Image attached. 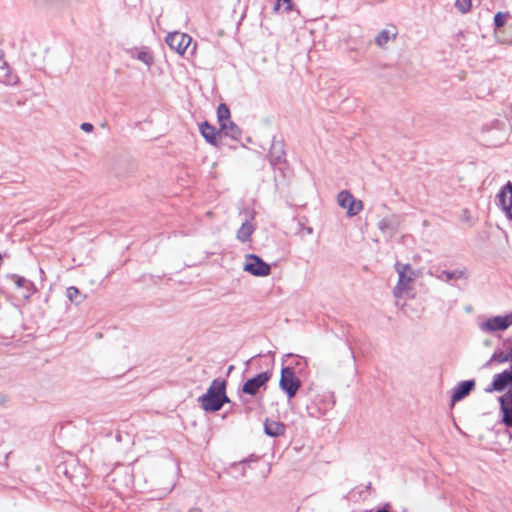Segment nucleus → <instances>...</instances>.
<instances>
[{"label":"nucleus","instance_id":"f257e3e1","mask_svg":"<svg viewBox=\"0 0 512 512\" xmlns=\"http://www.w3.org/2000/svg\"><path fill=\"white\" fill-rule=\"evenodd\" d=\"M395 269L398 273V281L393 290V295L396 298L397 304L401 301L414 298V282L416 280L415 270L408 264L397 263Z\"/></svg>","mask_w":512,"mask_h":512},{"label":"nucleus","instance_id":"f03ea898","mask_svg":"<svg viewBox=\"0 0 512 512\" xmlns=\"http://www.w3.org/2000/svg\"><path fill=\"white\" fill-rule=\"evenodd\" d=\"M225 389L226 383L224 380H213L207 392L199 397L201 407L209 412L219 411L224 403L230 401L226 395Z\"/></svg>","mask_w":512,"mask_h":512},{"label":"nucleus","instance_id":"7ed1b4c3","mask_svg":"<svg viewBox=\"0 0 512 512\" xmlns=\"http://www.w3.org/2000/svg\"><path fill=\"white\" fill-rule=\"evenodd\" d=\"M279 387L287 395L288 400L295 397L301 387V381L295 375L293 368L283 367L281 369Z\"/></svg>","mask_w":512,"mask_h":512},{"label":"nucleus","instance_id":"20e7f679","mask_svg":"<svg viewBox=\"0 0 512 512\" xmlns=\"http://www.w3.org/2000/svg\"><path fill=\"white\" fill-rule=\"evenodd\" d=\"M512 326V311L506 315H497L479 322L478 327L484 333L505 331Z\"/></svg>","mask_w":512,"mask_h":512},{"label":"nucleus","instance_id":"39448f33","mask_svg":"<svg viewBox=\"0 0 512 512\" xmlns=\"http://www.w3.org/2000/svg\"><path fill=\"white\" fill-rule=\"evenodd\" d=\"M243 270L257 277H266L271 273L270 265L255 254H247L245 256Z\"/></svg>","mask_w":512,"mask_h":512},{"label":"nucleus","instance_id":"423d86ee","mask_svg":"<svg viewBox=\"0 0 512 512\" xmlns=\"http://www.w3.org/2000/svg\"><path fill=\"white\" fill-rule=\"evenodd\" d=\"M337 202L341 208L346 210L349 217L357 215L363 209L362 201L356 200L347 190H343L338 194Z\"/></svg>","mask_w":512,"mask_h":512},{"label":"nucleus","instance_id":"0eeeda50","mask_svg":"<svg viewBox=\"0 0 512 512\" xmlns=\"http://www.w3.org/2000/svg\"><path fill=\"white\" fill-rule=\"evenodd\" d=\"M192 42V38L181 32L169 33L166 37L167 45L180 55H184Z\"/></svg>","mask_w":512,"mask_h":512},{"label":"nucleus","instance_id":"6e6552de","mask_svg":"<svg viewBox=\"0 0 512 512\" xmlns=\"http://www.w3.org/2000/svg\"><path fill=\"white\" fill-rule=\"evenodd\" d=\"M271 376V372L265 371L247 380L242 386L243 393L256 395L261 388H265L267 382L271 379Z\"/></svg>","mask_w":512,"mask_h":512},{"label":"nucleus","instance_id":"1a4fd4ad","mask_svg":"<svg viewBox=\"0 0 512 512\" xmlns=\"http://www.w3.org/2000/svg\"><path fill=\"white\" fill-rule=\"evenodd\" d=\"M508 128L503 127H493L488 129L487 131H483L482 140L491 146L501 145L507 140Z\"/></svg>","mask_w":512,"mask_h":512},{"label":"nucleus","instance_id":"9d476101","mask_svg":"<svg viewBox=\"0 0 512 512\" xmlns=\"http://www.w3.org/2000/svg\"><path fill=\"white\" fill-rule=\"evenodd\" d=\"M498 205L505 212L506 216L512 219V183L508 182L501 188L497 195Z\"/></svg>","mask_w":512,"mask_h":512},{"label":"nucleus","instance_id":"9b49d317","mask_svg":"<svg viewBox=\"0 0 512 512\" xmlns=\"http://www.w3.org/2000/svg\"><path fill=\"white\" fill-rule=\"evenodd\" d=\"M397 34L398 31L395 26H387L376 34L374 42L379 48L386 49L389 43L396 39Z\"/></svg>","mask_w":512,"mask_h":512},{"label":"nucleus","instance_id":"f8f14e48","mask_svg":"<svg viewBox=\"0 0 512 512\" xmlns=\"http://www.w3.org/2000/svg\"><path fill=\"white\" fill-rule=\"evenodd\" d=\"M502 412V422L507 427H512V389L499 398Z\"/></svg>","mask_w":512,"mask_h":512},{"label":"nucleus","instance_id":"ddd939ff","mask_svg":"<svg viewBox=\"0 0 512 512\" xmlns=\"http://www.w3.org/2000/svg\"><path fill=\"white\" fill-rule=\"evenodd\" d=\"M475 381L474 380H467L462 381L459 384L455 386L452 392L451 401L452 404L461 401L464 397H466L470 391L474 388Z\"/></svg>","mask_w":512,"mask_h":512},{"label":"nucleus","instance_id":"4468645a","mask_svg":"<svg viewBox=\"0 0 512 512\" xmlns=\"http://www.w3.org/2000/svg\"><path fill=\"white\" fill-rule=\"evenodd\" d=\"M131 57L142 62L148 69L154 64V55L150 48L140 47L131 50Z\"/></svg>","mask_w":512,"mask_h":512},{"label":"nucleus","instance_id":"2eb2a0df","mask_svg":"<svg viewBox=\"0 0 512 512\" xmlns=\"http://www.w3.org/2000/svg\"><path fill=\"white\" fill-rule=\"evenodd\" d=\"M201 135L205 138V140L212 144V145H218L220 138H221V132L217 131L215 127L208 124L207 122L202 123L199 126Z\"/></svg>","mask_w":512,"mask_h":512},{"label":"nucleus","instance_id":"dca6fc26","mask_svg":"<svg viewBox=\"0 0 512 512\" xmlns=\"http://www.w3.org/2000/svg\"><path fill=\"white\" fill-rule=\"evenodd\" d=\"M286 427L279 421L266 419L264 422V432L270 437H279L285 434Z\"/></svg>","mask_w":512,"mask_h":512},{"label":"nucleus","instance_id":"f3484780","mask_svg":"<svg viewBox=\"0 0 512 512\" xmlns=\"http://www.w3.org/2000/svg\"><path fill=\"white\" fill-rule=\"evenodd\" d=\"M0 68V83L6 86H15L19 82L18 76L5 63Z\"/></svg>","mask_w":512,"mask_h":512},{"label":"nucleus","instance_id":"a211bd4d","mask_svg":"<svg viewBox=\"0 0 512 512\" xmlns=\"http://www.w3.org/2000/svg\"><path fill=\"white\" fill-rule=\"evenodd\" d=\"M11 279L14 281L15 285L18 288H22L24 291L22 293L23 298L28 299L33 291H32V283L29 282L26 278L20 277L17 275H12Z\"/></svg>","mask_w":512,"mask_h":512},{"label":"nucleus","instance_id":"6ab92c4d","mask_svg":"<svg viewBox=\"0 0 512 512\" xmlns=\"http://www.w3.org/2000/svg\"><path fill=\"white\" fill-rule=\"evenodd\" d=\"M220 132L221 135L224 134L225 136H228L234 140L239 139L241 136V130L231 120L220 126Z\"/></svg>","mask_w":512,"mask_h":512},{"label":"nucleus","instance_id":"aec40b11","mask_svg":"<svg viewBox=\"0 0 512 512\" xmlns=\"http://www.w3.org/2000/svg\"><path fill=\"white\" fill-rule=\"evenodd\" d=\"M255 228L253 226V224L249 221H245L241 227L238 229L237 233H236V238L240 241V242H247L249 241L251 235L253 234Z\"/></svg>","mask_w":512,"mask_h":512},{"label":"nucleus","instance_id":"412c9836","mask_svg":"<svg viewBox=\"0 0 512 512\" xmlns=\"http://www.w3.org/2000/svg\"><path fill=\"white\" fill-rule=\"evenodd\" d=\"M66 296L69 301L75 304H80L85 299L79 289L74 286H70L66 289Z\"/></svg>","mask_w":512,"mask_h":512},{"label":"nucleus","instance_id":"4be33fe9","mask_svg":"<svg viewBox=\"0 0 512 512\" xmlns=\"http://www.w3.org/2000/svg\"><path fill=\"white\" fill-rule=\"evenodd\" d=\"M219 126L230 121V110L225 104H220L217 109Z\"/></svg>","mask_w":512,"mask_h":512},{"label":"nucleus","instance_id":"5701e85b","mask_svg":"<svg viewBox=\"0 0 512 512\" xmlns=\"http://www.w3.org/2000/svg\"><path fill=\"white\" fill-rule=\"evenodd\" d=\"M506 363V362H510V359H509V355H508V352H503V351H495L491 358L489 359V361L487 362L486 365H490L492 363Z\"/></svg>","mask_w":512,"mask_h":512},{"label":"nucleus","instance_id":"b1692460","mask_svg":"<svg viewBox=\"0 0 512 512\" xmlns=\"http://www.w3.org/2000/svg\"><path fill=\"white\" fill-rule=\"evenodd\" d=\"M441 279H444L446 281L454 280V279H460L465 278L466 273L464 271L455 270V271H443L441 276H439Z\"/></svg>","mask_w":512,"mask_h":512},{"label":"nucleus","instance_id":"393cba45","mask_svg":"<svg viewBox=\"0 0 512 512\" xmlns=\"http://www.w3.org/2000/svg\"><path fill=\"white\" fill-rule=\"evenodd\" d=\"M273 10L275 12H280L281 10H283L284 12L292 11L293 10L292 0H277L273 7Z\"/></svg>","mask_w":512,"mask_h":512},{"label":"nucleus","instance_id":"a878e982","mask_svg":"<svg viewBox=\"0 0 512 512\" xmlns=\"http://www.w3.org/2000/svg\"><path fill=\"white\" fill-rule=\"evenodd\" d=\"M455 7L461 13H466L471 8V0H455Z\"/></svg>","mask_w":512,"mask_h":512},{"label":"nucleus","instance_id":"bb28decb","mask_svg":"<svg viewBox=\"0 0 512 512\" xmlns=\"http://www.w3.org/2000/svg\"><path fill=\"white\" fill-rule=\"evenodd\" d=\"M507 20L506 14H503L501 12L497 13L494 17V22L496 27H502Z\"/></svg>","mask_w":512,"mask_h":512},{"label":"nucleus","instance_id":"cd10ccee","mask_svg":"<svg viewBox=\"0 0 512 512\" xmlns=\"http://www.w3.org/2000/svg\"><path fill=\"white\" fill-rule=\"evenodd\" d=\"M80 128L85 133H91L94 130V126L91 123H88V122L82 123Z\"/></svg>","mask_w":512,"mask_h":512},{"label":"nucleus","instance_id":"c85d7f7f","mask_svg":"<svg viewBox=\"0 0 512 512\" xmlns=\"http://www.w3.org/2000/svg\"><path fill=\"white\" fill-rule=\"evenodd\" d=\"M282 143L281 142H277V143H274L273 146H272V150L274 151H282Z\"/></svg>","mask_w":512,"mask_h":512},{"label":"nucleus","instance_id":"c756f323","mask_svg":"<svg viewBox=\"0 0 512 512\" xmlns=\"http://www.w3.org/2000/svg\"><path fill=\"white\" fill-rule=\"evenodd\" d=\"M6 62L3 60L2 52L0 51V67L3 66Z\"/></svg>","mask_w":512,"mask_h":512},{"label":"nucleus","instance_id":"7c9ffc66","mask_svg":"<svg viewBox=\"0 0 512 512\" xmlns=\"http://www.w3.org/2000/svg\"><path fill=\"white\" fill-rule=\"evenodd\" d=\"M383 224H384V221H381V222L379 223V228H380V229H383Z\"/></svg>","mask_w":512,"mask_h":512},{"label":"nucleus","instance_id":"2f4dec72","mask_svg":"<svg viewBox=\"0 0 512 512\" xmlns=\"http://www.w3.org/2000/svg\"><path fill=\"white\" fill-rule=\"evenodd\" d=\"M274 160H281V156L280 155L275 156Z\"/></svg>","mask_w":512,"mask_h":512},{"label":"nucleus","instance_id":"473e14b6","mask_svg":"<svg viewBox=\"0 0 512 512\" xmlns=\"http://www.w3.org/2000/svg\"><path fill=\"white\" fill-rule=\"evenodd\" d=\"M485 345L489 346L490 342L489 341H485Z\"/></svg>","mask_w":512,"mask_h":512}]
</instances>
